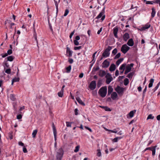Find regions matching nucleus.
<instances>
[{
	"instance_id": "1",
	"label": "nucleus",
	"mask_w": 160,
	"mask_h": 160,
	"mask_svg": "<svg viewBox=\"0 0 160 160\" xmlns=\"http://www.w3.org/2000/svg\"><path fill=\"white\" fill-rule=\"evenodd\" d=\"M107 92V89L106 87H103L99 90L98 94L102 98L105 97Z\"/></svg>"
},
{
	"instance_id": "2",
	"label": "nucleus",
	"mask_w": 160,
	"mask_h": 160,
	"mask_svg": "<svg viewBox=\"0 0 160 160\" xmlns=\"http://www.w3.org/2000/svg\"><path fill=\"white\" fill-rule=\"evenodd\" d=\"M112 49V47L108 46L107 48L102 53V57L106 58L108 57L110 54L109 51Z\"/></svg>"
},
{
	"instance_id": "3",
	"label": "nucleus",
	"mask_w": 160,
	"mask_h": 160,
	"mask_svg": "<svg viewBox=\"0 0 160 160\" xmlns=\"http://www.w3.org/2000/svg\"><path fill=\"white\" fill-rule=\"evenodd\" d=\"M130 47L128 46L126 44H125L122 45L121 49V51L123 53H126L129 49Z\"/></svg>"
},
{
	"instance_id": "4",
	"label": "nucleus",
	"mask_w": 160,
	"mask_h": 160,
	"mask_svg": "<svg viewBox=\"0 0 160 160\" xmlns=\"http://www.w3.org/2000/svg\"><path fill=\"white\" fill-rule=\"evenodd\" d=\"M134 64L131 63L130 64H128L126 67V70L124 72V74H126L129 72L131 69V67H133Z\"/></svg>"
},
{
	"instance_id": "5",
	"label": "nucleus",
	"mask_w": 160,
	"mask_h": 160,
	"mask_svg": "<svg viewBox=\"0 0 160 160\" xmlns=\"http://www.w3.org/2000/svg\"><path fill=\"white\" fill-rule=\"evenodd\" d=\"M104 8L103 10H102V12L99 14L96 17V18L97 19L100 18L102 17V18L101 19L102 21H103L104 20L105 18V16L103 15V14L104 13Z\"/></svg>"
},
{
	"instance_id": "6",
	"label": "nucleus",
	"mask_w": 160,
	"mask_h": 160,
	"mask_svg": "<svg viewBox=\"0 0 160 160\" xmlns=\"http://www.w3.org/2000/svg\"><path fill=\"white\" fill-rule=\"evenodd\" d=\"M96 86V81H93L90 84L89 88L91 90H93L95 88Z\"/></svg>"
},
{
	"instance_id": "7",
	"label": "nucleus",
	"mask_w": 160,
	"mask_h": 160,
	"mask_svg": "<svg viewBox=\"0 0 160 160\" xmlns=\"http://www.w3.org/2000/svg\"><path fill=\"white\" fill-rule=\"evenodd\" d=\"M63 155V153L60 151L57 152L56 156V160H61Z\"/></svg>"
},
{
	"instance_id": "8",
	"label": "nucleus",
	"mask_w": 160,
	"mask_h": 160,
	"mask_svg": "<svg viewBox=\"0 0 160 160\" xmlns=\"http://www.w3.org/2000/svg\"><path fill=\"white\" fill-rule=\"evenodd\" d=\"M118 94L115 92H112L111 95V98L113 100H116L118 99Z\"/></svg>"
},
{
	"instance_id": "9",
	"label": "nucleus",
	"mask_w": 160,
	"mask_h": 160,
	"mask_svg": "<svg viewBox=\"0 0 160 160\" xmlns=\"http://www.w3.org/2000/svg\"><path fill=\"white\" fill-rule=\"evenodd\" d=\"M102 67L104 68H107L108 67L109 65V62L106 59L102 63Z\"/></svg>"
},
{
	"instance_id": "10",
	"label": "nucleus",
	"mask_w": 160,
	"mask_h": 160,
	"mask_svg": "<svg viewBox=\"0 0 160 160\" xmlns=\"http://www.w3.org/2000/svg\"><path fill=\"white\" fill-rule=\"evenodd\" d=\"M151 26V25L149 23H147L143 27L141 28L140 30H145L149 28Z\"/></svg>"
},
{
	"instance_id": "11",
	"label": "nucleus",
	"mask_w": 160,
	"mask_h": 160,
	"mask_svg": "<svg viewBox=\"0 0 160 160\" xmlns=\"http://www.w3.org/2000/svg\"><path fill=\"white\" fill-rule=\"evenodd\" d=\"M52 128L55 140L56 141V140L57 131L53 123Z\"/></svg>"
},
{
	"instance_id": "12",
	"label": "nucleus",
	"mask_w": 160,
	"mask_h": 160,
	"mask_svg": "<svg viewBox=\"0 0 160 160\" xmlns=\"http://www.w3.org/2000/svg\"><path fill=\"white\" fill-rule=\"evenodd\" d=\"M127 44L130 47L134 45V42L132 38L130 39L127 43Z\"/></svg>"
},
{
	"instance_id": "13",
	"label": "nucleus",
	"mask_w": 160,
	"mask_h": 160,
	"mask_svg": "<svg viewBox=\"0 0 160 160\" xmlns=\"http://www.w3.org/2000/svg\"><path fill=\"white\" fill-rule=\"evenodd\" d=\"M129 37V34L128 33H125L123 36V40L125 42H126Z\"/></svg>"
},
{
	"instance_id": "14",
	"label": "nucleus",
	"mask_w": 160,
	"mask_h": 160,
	"mask_svg": "<svg viewBox=\"0 0 160 160\" xmlns=\"http://www.w3.org/2000/svg\"><path fill=\"white\" fill-rule=\"evenodd\" d=\"M118 31V28L117 27H115L113 28V34L115 37L118 38L117 33Z\"/></svg>"
},
{
	"instance_id": "15",
	"label": "nucleus",
	"mask_w": 160,
	"mask_h": 160,
	"mask_svg": "<svg viewBox=\"0 0 160 160\" xmlns=\"http://www.w3.org/2000/svg\"><path fill=\"white\" fill-rule=\"evenodd\" d=\"M66 52L68 54V56L69 57L72 56V51L70 50V48L68 47H67V48Z\"/></svg>"
},
{
	"instance_id": "16",
	"label": "nucleus",
	"mask_w": 160,
	"mask_h": 160,
	"mask_svg": "<svg viewBox=\"0 0 160 160\" xmlns=\"http://www.w3.org/2000/svg\"><path fill=\"white\" fill-rule=\"evenodd\" d=\"M106 74V72L104 70H100L99 71L98 75L102 77H104Z\"/></svg>"
},
{
	"instance_id": "17",
	"label": "nucleus",
	"mask_w": 160,
	"mask_h": 160,
	"mask_svg": "<svg viewBox=\"0 0 160 160\" xmlns=\"http://www.w3.org/2000/svg\"><path fill=\"white\" fill-rule=\"evenodd\" d=\"M116 69V66L114 64H112L110 65L109 70L111 72L114 71Z\"/></svg>"
},
{
	"instance_id": "18",
	"label": "nucleus",
	"mask_w": 160,
	"mask_h": 160,
	"mask_svg": "<svg viewBox=\"0 0 160 160\" xmlns=\"http://www.w3.org/2000/svg\"><path fill=\"white\" fill-rule=\"evenodd\" d=\"M76 99L79 104L83 106L85 105V104L82 101L79 97H77L76 98Z\"/></svg>"
},
{
	"instance_id": "19",
	"label": "nucleus",
	"mask_w": 160,
	"mask_h": 160,
	"mask_svg": "<svg viewBox=\"0 0 160 160\" xmlns=\"http://www.w3.org/2000/svg\"><path fill=\"white\" fill-rule=\"evenodd\" d=\"M108 95H110L111 93L112 92L113 90V89L112 88L111 86H109L108 87Z\"/></svg>"
},
{
	"instance_id": "20",
	"label": "nucleus",
	"mask_w": 160,
	"mask_h": 160,
	"mask_svg": "<svg viewBox=\"0 0 160 160\" xmlns=\"http://www.w3.org/2000/svg\"><path fill=\"white\" fill-rule=\"evenodd\" d=\"M112 79V77H109V78H106V82L107 84H108L111 82Z\"/></svg>"
},
{
	"instance_id": "21",
	"label": "nucleus",
	"mask_w": 160,
	"mask_h": 160,
	"mask_svg": "<svg viewBox=\"0 0 160 160\" xmlns=\"http://www.w3.org/2000/svg\"><path fill=\"white\" fill-rule=\"evenodd\" d=\"M152 10L151 17L152 18H153L155 17L156 14V11L154 8H152Z\"/></svg>"
},
{
	"instance_id": "22",
	"label": "nucleus",
	"mask_w": 160,
	"mask_h": 160,
	"mask_svg": "<svg viewBox=\"0 0 160 160\" xmlns=\"http://www.w3.org/2000/svg\"><path fill=\"white\" fill-rule=\"evenodd\" d=\"M154 81V79L153 78H152L150 80V82L148 85V87L149 88H150L152 87Z\"/></svg>"
},
{
	"instance_id": "23",
	"label": "nucleus",
	"mask_w": 160,
	"mask_h": 160,
	"mask_svg": "<svg viewBox=\"0 0 160 160\" xmlns=\"http://www.w3.org/2000/svg\"><path fill=\"white\" fill-rule=\"evenodd\" d=\"M19 78H15L12 79V85H13L14 82H18L19 80Z\"/></svg>"
},
{
	"instance_id": "24",
	"label": "nucleus",
	"mask_w": 160,
	"mask_h": 160,
	"mask_svg": "<svg viewBox=\"0 0 160 160\" xmlns=\"http://www.w3.org/2000/svg\"><path fill=\"white\" fill-rule=\"evenodd\" d=\"M100 107L101 108H103L106 111H111V109L109 108L108 107H107V106H100Z\"/></svg>"
},
{
	"instance_id": "25",
	"label": "nucleus",
	"mask_w": 160,
	"mask_h": 160,
	"mask_svg": "<svg viewBox=\"0 0 160 160\" xmlns=\"http://www.w3.org/2000/svg\"><path fill=\"white\" fill-rule=\"evenodd\" d=\"M8 61L10 62L12 61L14 58V57L12 56H10L7 58Z\"/></svg>"
},
{
	"instance_id": "26",
	"label": "nucleus",
	"mask_w": 160,
	"mask_h": 160,
	"mask_svg": "<svg viewBox=\"0 0 160 160\" xmlns=\"http://www.w3.org/2000/svg\"><path fill=\"white\" fill-rule=\"evenodd\" d=\"M134 74V72H131L128 74L127 77L129 78H132Z\"/></svg>"
},
{
	"instance_id": "27",
	"label": "nucleus",
	"mask_w": 160,
	"mask_h": 160,
	"mask_svg": "<svg viewBox=\"0 0 160 160\" xmlns=\"http://www.w3.org/2000/svg\"><path fill=\"white\" fill-rule=\"evenodd\" d=\"M136 110H134L132 111L129 113V115L131 118H132L133 116L134 113L136 112Z\"/></svg>"
},
{
	"instance_id": "28",
	"label": "nucleus",
	"mask_w": 160,
	"mask_h": 160,
	"mask_svg": "<svg viewBox=\"0 0 160 160\" xmlns=\"http://www.w3.org/2000/svg\"><path fill=\"white\" fill-rule=\"evenodd\" d=\"M156 3V0H154L152 1H147L146 2V4H153V3Z\"/></svg>"
},
{
	"instance_id": "29",
	"label": "nucleus",
	"mask_w": 160,
	"mask_h": 160,
	"mask_svg": "<svg viewBox=\"0 0 160 160\" xmlns=\"http://www.w3.org/2000/svg\"><path fill=\"white\" fill-rule=\"evenodd\" d=\"M129 80L127 78H126L124 80V84L125 86L127 85L129 83Z\"/></svg>"
},
{
	"instance_id": "30",
	"label": "nucleus",
	"mask_w": 160,
	"mask_h": 160,
	"mask_svg": "<svg viewBox=\"0 0 160 160\" xmlns=\"http://www.w3.org/2000/svg\"><path fill=\"white\" fill-rule=\"evenodd\" d=\"M156 146L153 147L152 149L151 150L152 152V156H154L155 155L156 152Z\"/></svg>"
},
{
	"instance_id": "31",
	"label": "nucleus",
	"mask_w": 160,
	"mask_h": 160,
	"mask_svg": "<svg viewBox=\"0 0 160 160\" xmlns=\"http://www.w3.org/2000/svg\"><path fill=\"white\" fill-rule=\"evenodd\" d=\"M63 91L62 90H61L60 92H58V93L59 97H62L63 96Z\"/></svg>"
},
{
	"instance_id": "32",
	"label": "nucleus",
	"mask_w": 160,
	"mask_h": 160,
	"mask_svg": "<svg viewBox=\"0 0 160 160\" xmlns=\"http://www.w3.org/2000/svg\"><path fill=\"white\" fill-rule=\"evenodd\" d=\"M10 98L13 101H14L16 99L14 95L13 94H10Z\"/></svg>"
},
{
	"instance_id": "33",
	"label": "nucleus",
	"mask_w": 160,
	"mask_h": 160,
	"mask_svg": "<svg viewBox=\"0 0 160 160\" xmlns=\"http://www.w3.org/2000/svg\"><path fill=\"white\" fill-rule=\"evenodd\" d=\"M71 69V65L69 66L68 67L66 68V72L67 73H69L70 72Z\"/></svg>"
},
{
	"instance_id": "34",
	"label": "nucleus",
	"mask_w": 160,
	"mask_h": 160,
	"mask_svg": "<svg viewBox=\"0 0 160 160\" xmlns=\"http://www.w3.org/2000/svg\"><path fill=\"white\" fill-rule=\"evenodd\" d=\"M38 130L37 129L34 130L32 133V136L33 138H35L37 133Z\"/></svg>"
},
{
	"instance_id": "35",
	"label": "nucleus",
	"mask_w": 160,
	"mask_h": 160,
	"mask_svg": "<svg viewBox=\"0 0 160 160\" xmlns=\"http://www.w3.org/2000/svg\"><path fill=\"white\" fill-rule=\"evenodd\" d=\"M160 84V82L157 84L156 87L153 89V92H155L158 88Z\"/></svg>"
},
{
	"instance_id": "36",
	"label": "nucleus",
	"mask_w": 160,
	"mask_h": 160,
	"mask_svg": "<svg viewBox=\"0 0 160 160\" xmlns=\"http://www.w3.org/2000/svg\"><path fill=\"white\" fill-rule=\"evenodd\" d=\"M80 148V146L79 145H78L75 147V148L74 150V152H77L79 150V149Z\"/></svg>"
},
{
	"instance_id": "37",
	"label": "nucleus",
	"mask_w": 160,
	"mask_h": 160,
	"mask_svg": "<svg viewBox=\"0 0 160 160\" xmlns=\"http://www.w3.org/2000/svg\"><path fill=\"white\" fill-rule=\"evenodd\" d=\"M126 64L125 63H124L121 66V70H124L126 68Z\"/></svg>"
},
{
	"instance_id": "38",
	"label": "nucleus",
	"mask_w": 160,
	"mask_h": 160,
	"mask_svg": "<svg viewBox=\"0 0 160 160\" xmlns=\"http://www.w3.org/2000/svg\"><path fill=\"white\" fill-rule=\"evenodd\" d=\"M126 89V88L121 87V96L122 94L123 91H125Z\"/></svg>"
},
{
	"instance_id": "39",
	"label": "nucleus",
	"mask_w": 160,
	"mask_h": 160,
	"mask_svg": "<svg viewBox=\"0 0 160 160\" xmlns=\"http://www.w3.org/2000/svg\"><path fill=\"white\" fill-rule=\"evenodd\" d=\"M154 118V117L151 114H149L147 118V120L149 119H153Z\"/></svg>"
},
{
	"instance_id": "40",
	"label": "nucleus",
	"mask_w": 160,
	"mask_h": 160,
	"mask_svg": "<svg viewBox=\"0 0 160 160\" xmlns=\"http://www.w3.org/2000/svg\"><path fill=\"white\" fill-rule=\"evenodd\" d=\"M69 12V10L68 9H66L65 10V12L64 14V16H67Z\"/></svg>"
},
{
	"instance_id": "41",
	"label": "nucleus",
	"mask_w": 160,
	"mask_h": 160,
	"mask_svg": "<svg viewBox=\"0 0 160 160\" xmlns=\"http://www.w3.org/2000/svg\"><path fill=\"white\" fill-rule=\"evenodd\" d=\"M115 90L118 94L120 93V86H118V87L115 89Z\"/></svg>"
},
{
	"instance_id": "42",
	"label": "nucleus",
	"mask_w": 160,
	"mask_h": 160,
	"mask_svg": "<svg viewBox=\"0 0 160 160\" xmlns=\"http://www.w3.org/2000/svg\"><path fill=\"white\" fill-rule=\"evenodd\" d=\"M5 72L8 74H10L11 73V69L10 68L7 69L5 70Z\"/></svg>"
},
{
	"instance_id": "43",
	"label": "nucleus",
	"mask_w": 160,
	"mask_h": 160,
	"mask_svg": "<svg viewBox=\"0 0 160 160\" xmlns=\"http://www.w3.org/2000/svg\"><path fill=\"white\" fill-rule=\"evenodd\" d=\"M72 123V122H66V123L67 126V127H71V124Z\"/></svg>"
},
{
	"instance_id": "44",
	"label": "nucleus",
	"mask_w": 160,
	"mask_h": 160,
	"mask_svg": "<svg viewBox=\"0 0 160 160\" xmlns=\"http://www.w3.org/2000/svg\"><path fill=\"white\" fill-rule=\"evenodd\" d=\"M117 52V50L116 48H115L112 51V54L114 55L116 54Z\"/></svg>"
},
{
	"instance_id": "45",
	"label": "nucleus",
	"mask_w": 160,
	"mask_h": 160,
	"mask_svg": "<svg viewBox=\"0 0 160 160\" xmlns=\"http://www.w3.org/2000/svg\"><path fill=\"white\" fill-rule=\"evenodd\" d=\"M147 86H146L144 89V90L143 91V97H144L145 95V92L147 90Z\"/></svg>"
},
{
	"instance_id": "46",
	"label": "nucleus",
	"mask_w": 160,
	"mask_h": 160,
	"mask_svg": "<svg viewBox=\"0 0 160 160\" xmlns=\"http://www.w3.org/2000/svg\"><path fill=\"white\" fill-rule=\"evenodd\" d=\"M82 47L81 46H80L78 47H75L74 48V49L75 50H79L82 48Z\"/></svg>"
},
{
	"instance_id": "47",
	"label": "nucleus",
	"mask_w": 160,
	"mask_h": 160,
	"mask_svg": "<svg viewBox=\"0 0 160 160\" xmlns=\"http://www.w3.org/2000/svg\"><path fill=\"white\" fill-rule=\"evenodd\" d=\"M12 53V51L11 49L8 50L7 51V53L8 55H10Z\"/></svg>"
},
{
	"instance_id": "48",
	"label": "nucleus",
	"mask_w": 160,
	"mask_h": 160,
	"mask_svg": "<svg viewBox=\"0 0 160 160\" xmlns=\"http://www.w3.org/2000/svg\"><path fill=\"white\" fill-rule=\"evenodd\" d=\"M120 57V52H119L118 54L115 57L114 59H117Z\"/></svg>"
},
{
	"instance_id": "49",
	"label": "nucleus",
	"mask_w": 160,
	"mask_h": 160,
	"mask_svg": "<svg viewBox=\"0 0 160 160\" xmlns=\"http://www.w3.org/2000/svg\"><path fill=\"white\" fill-rule=\"evenodd\" d=\"M152 148H153V147H148V148H146L145 150H144V151H146V150H151V151L152 150Z\"/></svg>"
},
{
	"instance_id": "50",
	"label": "nucleus",
	"mask_w": 160,
	"mask_h": 160,
	"mask_svg": "<svg viewBox=\"0 0 160 160\" xmlns=\"http://www.w3.org/2000/svg\"><path fill=\"white\" fill-rule=\"evenodd\" d=\"M8 54H7V53H5V54H2L1 55L2 56V58H5L6 57H7V56H8Z\"/></svg>"
},
{
	"instance_id": "51",
	"label": "nucleus",
	"mask_w": 160,
	"mask_h": 160,
	"mask_svg": "<svg viewBox=\"0 0 160 160\" xmlns=\"http://www.w3.org/2000/svg\"><path fill=\"white\" fill-rule=\"evenodd\" d=\"M68 62H69L70 63L72 64V63L73 62V60L72 58H69L68 59Z\"/></svg>"
},
{
	"instance_id": "52",
	"label": "nucleus",
	"mask_w": 160,
	"mask_h": 160,
	"mask_svg": "<svg viewBox=\"0 0 160 160\" xmlns=\"http://www.w3.org/2000/svg\"><path fill=\"white\" fill-rule=\"evenodd\" d=\"M84 127H85V128L86 129H88V130L90 132H92V130L89 128V127H87V126H85Z\"/></svg>"
},
{
	"instance_id": "53",
	"label": "nucleus",
	"mask_w": 160,
	"mask_h": 160,
	"mask_svg": "<svg viewBox=\"0 0 160 160\" xmlns=\"http://www.w3.org/2000/svg\"><path fill=\"white\" fill-rule=\"evenodd\" d=\"M84 127H85V128L86 129H88V130L90 132H92V130L89 128V127H87V126H85Z\"/></svg>"
},
{
	"instance_id": "54",
	"label": "nucleus",
	"mask_w": 160,
	"mask_h": 160,
	"mask_svg": "<svg viewBox=\"0 0 160 160\" xmlns=\"http://www.w3.org/2000/svg\"><path fill=\"white\" fill-rule=\"evenodd\" d=\"M74 44L76 46L78 45L79 44V42L77 40H74Z\"/></svg>"
},
{
	"instance_id": "55",
	"label": "nucleus",
	"mask_w": 160,
	"mask_h": 160,
	"mask_svg": "<svg viewBox=\"0 0 160 160\" xmlns=\"http://www.w3.org/2000/svg\"><path fill=\"white\" fill-rule=\"evenodd\" d=\"M118 138H116L112 140V141L113 142H117L118 141Z\"/></svg>"
},
{
	"instance_id": "56",
	"label": "nucleus",
	"mask_w": 160,
	"mask_h": 160,
	"mask_svg": "<svg viewBox=\"0 0 160 160\" xmlns=\"http://www.w3.org/2000/svg\"><path fill=\"white\" fill-rule=\"evenodd\" d=\"M17 119H21L22 118V116L21 114H19V115H17Z\"/></svg>"
},
{
	"instance_id": "57",
	"label": "nucleus",
	"mask_w": 160,
	"mask_h": 160,
	"mask_svg": "<svg viewBox=\"0 0 160 160\" xmlns=\"http://www.w3.org/2000/svg\"><path fill=\"white\" fill-rule=\"evenodd\" d=\"M99 69V68L98 66H97L96 68H94L93 70L94 71H96L98 70Z\"/></svg>"
},
{
	"instance_id": "58",
	"label": "nucleus",
	"mask_w": 160,
	"mask_h": 160,
	"mask_svg": "<svg viewBox=\"0 0 160 160\" xmlns=\"http://www.w3.org/2000/svg\"><path fill=\"white\" fill-rule=\"evenodd\" d=\"M101 84V81L100 80H99L98 81V84H97V86L98 87H100Z\"/></svg>"
},
{
	"instance_id": "59",
	"label": "nucleus",
	"mask_w": 160,
	"mask_h": 160,
	"mask_svg": "<svg viewBox=\"0 0 160 160\" xmlns=\"http://www.w3.org/2000/svg\"><path fill=\"white\" fill-rule=\"evenodd\" d=\"M98 152L97 153V155L98 157H100L101 156V152L100 150H98Z\"/></svg>"
},
{
	"instance_id": "60",
	"label": "nucleus",
	"mask_w": 160,
	"mask_h": 160,
	"mask_svg": "<svg viewBox=\"0 0 160 160\" xmlns=\"http://www.w3.org/2000/svg\"><path fill=\"white\" fill-rule=\"evenodd\" d=\"M23 151L24 153H26L27 152V149L24 146L23 147Z\"/></svg>"
},
{
	"instance_id": "61",
	"label": "nucleus",
	"mask_w": 160,
	"mask_h": 160,
	"mask_svg": "<svg viewBox=\"0 0 160 160\" xmlns=\"http://www.w3.org/2000/svg\"><path fill=\"white\" fill-rule=\"evenodd\" d=\"M78 110L77 108H76L75 109L74 112H75V115H77L78 114Z\"/></svg>"
},
{
	"instance_id": "62",
	"label": "nucleus",
	"mask_w": 160,
	"mask_h": 160,
	"mask_svg": "<svg viewBox=\"0 0 160 160\" xmlns=\"http://www.w3.org/2000/svg\"><path fill=\"white\" fill-rule=\"evenodd\" d=\"M106 78H109V77H112L111 76V75L110 74L108 73L107 74H106Z\"/></svg>"
},
{
	"instance_id": "63",
	"label": "nucleus",
	"mask_w": 160,
	"mask_h": 160,
	"mask_svg": "<svg viewBox=\"0 0 160 160\" xmlns=\"http://www.w3.org/2000/svg\"><path fill=\"white\" fill-rule=\"evenodd\" d=\"M120 64V59H118L116 62V64L118 66Z\"/></svg>"
},
{
	"instance_id": "64",
	"label": "nucleus",
	"mask_w": 160,
	"mask_h": 160,
	"mask_svg": "<svg viewBox=\"0 0 160 160\" xmlns=\"http://www.w3.org/2000/svg\"><path fill=\"white\" fill-rule=\"evenodd\" d=\"M83 73H81L79 74V77L80 78H82L83 77Z\"/></svg>"
}]
</instances>
